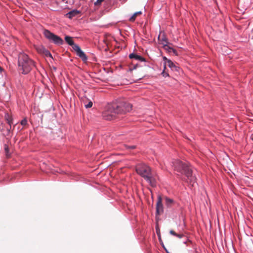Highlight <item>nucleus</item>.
<instances>
[{
  "instance_id": "nucleus-1",
  "label": "nucleus",
  "mask_w": 253,
  "mask_h": 253,
  "mask_svg": "<svg viewBox=\"0 0 253 253\" xmlns=\"http://www.w3.org/2000/svg\"><path fill=\"white\" fill-rule=\"evenodd\" d=\"M136 171L143 177L152 187L156 186L157 176L151 170V168L144 164L137 165L135 168Z\"/></svg>"
},
{
  "instance_id": "nucleus-2",
  "label": "nucleus",
  "mask_w": 253,
  "mask_h": 253,
  "mask_svg": "<svg viewBox=\"0 0 253 253\" xmlns=\"http://www.w3.org/2000/svg\"><path fill=\"white\" fill-rule=\"evenodd\" d=\"M173 166L175 170L185 175L188 182L193 185L196 181V177L193 176L192 169L188 164L176 160L173 162Z\"/></svg>"
},
{
  "instance_id": "nucleus-3",
  "label": "nucleus",
  "mask_w": 253,
  "mask_h": 253,
  "mask_svg": "<svg viewBox=\"0 0 253 253\" xmlns=\"http://www.w3.org/2000/svg\"><path fill=\"white\" fill-rule=\"evenodd\" d=\"M19 70L23 74L28 73L35 66L34 62L24 53H20L18 56Z\"/></svg>"
},
{
  "instance_id": "nucleus-4",
  "label": "nucleus",
  "mask_w": 253,
  "mask_h": 253,
  "mask_svg": "<svg viewBox=\"0 0 253 253\" xmlns=\"http://www.w3.org/2000/svg\"><path fill=\"white\" fill-rule=\"evenodd\" d=\"M118 106L114 105V103L109 104L106 107L105 110L102 113L103 118L106 120H112L116 118L117 114L116 109Z\"/></svg>"
},
{
  "instance_id": "nucleus-5",
  "label": "nucleus",
  "mask_w": 253,
  "mask_h": 253,
  "mask_svg": "<svg viewBox=\"0 0 253 253\" xmlns=\"http://www.w3.org/2000/svg\"><path fill=\"white\" fill-rule=\"evenodd\" d=\"M114 103V105L119 106L116 109L118 115L125 114L129 112L132 109V105L128 102L119 101Z\"/></svg>"
},
{
  "instance_id": "nucleus-6",
  "label": "nucleus",
  "mask_w": 253,
  "mask_h": 253,
  "mask_svg": "<svg viewBox=\"0 0 253 253\" xmlns=\"http://www.w3.org/2000/svg\"><path fill=\"white\" fill-rule=\"evenodd\" d=\"M44 36L50 41H51L53 43L56 44H62L63 43V40L59 36L54 34L50 32L49 30H45L44 31Z\"/></svg>"
},
{
  "instance_id": "nucleus-7",
  "label": "nucleus",
  "mask_w": 253,
  "mask_h": 253,
  "mask_svg": "<svg viewBox=\"0 0 253 253\" xmlns=\"http://www.w3.org/2000/svg\"><path fill=\"white\" fill-rule=\"evenodd\" d=\"M71 46H72L73 49L76 52L77 55L79 56L83 61H85L87 60V58L84 53L81 50L80 46L74 43V44H72Z\"/></svg>"
},
{
  "instance_id": "nucleus-8",
  "label": "nucleus",
  "mask_w": 253,
  "mask_h": 253,
  "mask_svg": "<svg viewBox=\"0 0 253 253\" xmlns=\"http://www.w3.org/2000/svg\"><path fill=\"white\" fill-rule=\"evenodd\" d=\"M35 48L39 53L44 55L46 57H52L50 52L47 49H45V48L42 45L35 46Z\"/></svg>"
},
{
  "instance_id": "nucleus-9",
  "label": "nucleus",
  "mask_w": 253,
  "mask_h": 253,
  "mask_svg": "<svg viewBox=\"0 0 253 253\" xmlns=\"http://www.w3.org/2000/svg\"><path fill=\"white\" fill-rule=\"evenodd\" d=\"M156 212L158 214H160L163 212V206L162 204V199L161 196H159L156 205Z\"/></svg>"
},
{
  "instance_id": "nucleus-10",
  "label": "nucleus",
  "mask_w": 253,
  "mask_h": 253,
  "mask_svg": "<svg viewBox=\"0 0 253 253\" xmlns=\"http://www.w3.org/2000/svg\"><path fill=\"white\" fill-rule=\"evenodd\" d=\"M80 13V11L74 9L73 10H71L69 11L68 13H67L66 15V17H68L69 19H72L73 17L77 16Z\"/></svg>"
},
{
  "instance_id": "nucleus-11",
  "label": "nucleus",
  "mask_w": 253,
  "mask_h": 253,
  "mask_svg": "<svg viewBox=\"0 0 253 253\" xmlns=\"http://www.w3.org/2000/svg\"><path fill=\"white\" fill-rule=\"evenodd\" d=\"M129 58L130 59H132V58H134L137 60H139V61H145V59L144 58L141 56H139L138 55H137L135 53H131L129 54Z\"/></svg>"
},
{
  "instance_id": "nucleus-12",
  "label": "nucleus",
  "mask_w": 253,
  "mask_h": 253,
  "mask_svg": "<svg viewBox=\"0 0 253 253\" xmlns=\"http://www.w3.org/2000/svg\"><path fill=\"white\" fill-rule=\"evenodd\" d=\"M158 40L160 42H162V43L164 44H167L168 43L167 39L164 35V33H160L158 37Z\"/></svg>"
},
{
  "instance_id": "nucleus-13",
  "label": "nucleus",
  "mask_w": 253,
  "mask_h": 253,
  "mask_svg": "<svg viewBox=\"0 0 253 253\" xmlns=\"http://www.w3.org/2000/svg\"><path fill=\"white\" fill-rule=\"evenodd\" d=\"M164 48L165 49L167 50L169 52H172L175 55H177V51L175 49H173V48L169 47L167 44L164 45Z\"/></svg>"
},
{
  "instance_id": "nucleus-14",
  "label": "nucleus",
  "mask_w": 253,
  "mask_h": 253,
  "mask_svg": "<svg viewBox=\"0 0 253 253\" xmlns=\"http://www.w3.org/2000/svg\"><path fill=\"white\" fill-rule=\"evenodd\" d=\"M165 65H166V66H168L172 69L176 68V66L170 60H167V62H165Z\"/></svg>"
},
{
  "instance_id": "nucleus-15",
  "label": "nucleus",
  "mask_w": 253,
  "mask_h": 253,
  "mask_svg": "<svg viewBox=\"0 0 253 253\" xmlns=\"http://www.w3.org/2000/svg\"><path fill=\"white\" fill-rule=\"evenodd\" d=\"M165 201L166 205L168 207H171L174 204L173 200L168 197H166Z\"/></svg>"
},
{
  "instance_id": "nucleus-16",
  "label": "nucleus",
  "mask_w": 253,
  "mask_h": 253,
  "mask_svg": "<svg viewBox=\"0 0 253 253\" xmlns=\"http://www.w3.org/2000/svg\"><path fill=\"white\" fill-rule=\"evenodd\" d=\"M65 40L66 42L69 44L70 45H71L72 44H74V41L72 40V38L71 37L66 36L65 37Z\"/></svg>"
},
{
  "instance_id": "nucleus-17",
  "label": "nucleus",
  "mask_w": 253,
  "mask_h": 253,
  "mask_svg": "<svg viewBox=\"0 0 253 253\" xmlns=\"http://www.w3.org/2000/svg\"><path fill=\"white\" fill-rule=\"evenodd\" d=\"M84 104V106L86 108H89L92 106V102L90 100H87L85 99V100L83 101Z\"/></svg>"
},
{
  "instance_id": "nucleus-18",
  "label": "nucleus",
  "mask_w": 253,
  "mask_h": 253,
  "mask_svg": "<svg viewBox=\"0 0 253 253\" xmlns=\"http://www.w3.org/2000/svg\"><path fill=\"white\" fill-rule=\"evenodd\" d=\"M142 14V12L141 11H138L135 13H134L132 16L129 18V21L131 22H133L135 21L136 17L137 16L139 15H141Z\"/></svg>"
},
{
  "instance_id": "nucleus-19",
  "label": "nucleus",
  "mask_w": 253,
  "mask_h": 253,
  "mask_svg": "<svg viewBox=\"0 0 253 253\" xmlns=\"http://www.w3.org/2000/svg\"><path fill=\"white\" fill-rule=\"evenodd\" d=\"M5 119L6 120V121H7V123L9 125V128H11V124L12 123V119H11V117L8 114H6L5 115Z\"/></svg>"
},
{
  "instance_id": "nucleus-20",
  "label": "nucleus",
  "mask_w": 253,
  "mask_h": 253,
  "mask_svg": "<svg viewBox=\"0 0 253 253\" xmlns=\"http://www.w3.org/2000/svg\"><path fill=\"white\" fill-rule=\"evenodd\" d=\"M4 150H5V153H6V156L8 157L9 156V148H8V146L6 144H5L4 145Z\"/></svg>"
},
{
  "instance_id": "nucleus-21",
  "label": "nucleus",
  "mask_w": 253,
  "mask_h": 253,
  "mask_svg": "<svg viewBox=\"0 0 253 253\" xmlns=\"http://www.w3.org/2000/svg\"><path fill=\"white\" fill-rule=\"evenodd\" d=\"M166 65H164V70L163 71V72L162 73V74L163 75V76L164 77H168L169 76V74L166 73Z\"/></svg>"
},
{
  "instance_id": "nucleus-22",
  "label": "nucleus",
  "mask_w": 253,
  "mask_h": 253,
  "mask_svg": "<svg viewBox=\"0 0 253 253\" xmlns=\"http://www.w3.org/2000/svg\"><path fill=\"white\" fill-rule=\"evenodd\" d=\"M104 0H97L94 4L95 6H99Z\"/></svg>"
},
{
  "instance_id": "nucleus-23",
  "label": "nucleus",
  "mask_w": 253,
  "mask_h": 253,
  "mask_svg": "<svg viewBox=\"0 0 253 253\" xmlns=\"http://www.w3.org/2000/svg\"><path fill=\"white\" fill-rule=\"evenodd\" d=\"M137 67V64H135V65L133 66H130L129 68V70L130 71H132L133 70L135 69L136 67Z\"/></svg>"
},
{
  "instance_id": "nucleus-24",
  "label": "nucleus",
  "mask_w": 253,
  "mask_h": 253,
  "mask_svg": "<svg viewBox=\"0 0 253 253\" xmlns=\"http://www.w3.org/2000/svg\"><path fill=\"white\" fill-rule=\"evenodd\" d=\"M27 121L26 119H24L21 122V124L22 126H25L27 124Z\"/></svg>"
},
{
  "instance_id": "nucleus-25",
  "label": "nucleus",
  "mask_w": 253,
  "mask_h": 253,
  "mask_svg": "<svg viewBox=\"0 0 253 253\" xmlns=\"http://www.w3.org/2000/svg\"><path fill=\"white\" fill-rule=\"evenodd\" d=\"M169 233L170 234L172 235H174V236H176L177 235V233H176L173 230H171L169 231Z\"/></svg>"
},
{
  "instance_id": "nucleus-26",
  "label": "nucleus",
  "mask_w": 253,
  "mask_h": 253,
  "mask_svg": "<svg viewBox=\"0 0 253 253\" xmlns=\"http://www.w3.org/2000/svg\"><path fill=\"white\" fill-rule=\"evenodd\" d=\"M175 236L179 238H181L183 236V235L182 234H177V235Z\"/></svg>"
},
{
  "instance_id": "nucleus-27",
  "label": "nucleus",
  "mask_w": 253,
  "mask_h": 253,
  "mask_svg": "<svg viewBox=\"0 0 253 253\" xmlns=\"http://www.w3.org/2000/svg\"><path fill=\"white\" fill-rule=\"evenodd\" d=\"M126 147H127V148H130V149H135V146H134V145H132L131 146H126Z\"/></svg>"
},
{
  "instance_id": "nucleus-28",
  "label": "nucleus",
  "mask_w": 253,
  "mask_h": 253,
  "mask_svg": "<svg viewBox=\"0 0 253 253\" xmlns=\"http://www.w3.org/2000/svg\"><path fill=\"white\" fill-rule=\"evenodd\" d=\"M163 60H164V61H166V62H167V60H168V59L167 58V57H163Z\"/></svg>"
},
{
  "instance_id": "nucleus-29",
  "label": "nucleus",
  "mask_w": 253,
  "mask_h": 253,
  "mask_svg": "<svg viewBox=\"0 0 253 253\" xmlns=\"http://www.w3.org/2000/svg\"><path fill=\"white\" fill-rule=\"evenodd\" d=\"M2 70H3L2 68L1 67H0V73H1L2 72Z\"/></svg>"
},
{
  "instance_id": "nucleus-30",
  "label": "nucleus",
  "mask_w": 253,
  "mask_h": 253,
  "mask_svg": "<svg viewBox=\"0 0 253 253\" xmlns=\"http://www.w3.org/2000/svg\"><path fill=\"white\" fill-rule=\"evenodd\" d=\"M251 138L253 140V134L251 136Z\"/></svg>"
}]
</instances>
